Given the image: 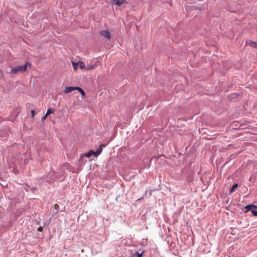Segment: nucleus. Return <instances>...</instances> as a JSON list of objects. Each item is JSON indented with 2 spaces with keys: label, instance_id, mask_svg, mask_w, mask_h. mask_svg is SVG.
<instances>
[{
  "label": "nucleus",
  "instance_id": "obj_1",
  "mask_svg": "<svg viewBox=\"0 0 257 257\" xmlns=\"http://www.w3.org/2000/svg\"><path fill=\"white\" fill-rule=\"evenodd\" d=\"M28 66H31V64L29 62H27L26 64L24 65L19 66H17V67L12 68L10 72V73L11 74H16L18 72H24L26 71L27 67Z\"/></svg>",
  "mask_w": 257,
  "mask_h": 257
},
{
  "label": "nucleus",
  "instance_id": "obj_2",
  "mask_svg": "<svg viewBox=\"0 0 257 257\" xmlns=\"http://www.w3.org/2000/svg\"><path fill=\"white\" fill-rule=\"evenodd\" d=\"M245 209L246 210L244 211L245 213L248 212V211H250L252 214L254 216H257V210H255V208H257V206L254 205L253 204H249L246 206Z\"/></svg>",
  "mask_w": 257,
  "mask_h": 257
},
{
  "label": "nucleus",
  "instance_id": "obj_3",
  "mask_svg": "<svg viewBox=\"0 0 257 257\" xmlns=\"http://www.w3.org/2000/svg\"><path fill=\"white\" fill-rule=\"evenodd\" d=\"M72 64L73 67V68L75 70H76L78 67H80L81 69H83L85 68V64L82 61H79L77 63L72 62Z\"/></svg>",
  "mask_w": 257,
  "mask_h": 257
},
{
  "label": "nucleus",
  "instance_id": "obj_4",
  "mask_svg": "<svg viewBox=\"0 0 257 257\" xmlns=\"http://www.w3.org/2000/svg\"><path fill=\"white\" fill-rule=\"evenodd\" d=\"M100 35L103 37L110 40L111 38L110 33L107 30H103L100 32Z\"/></svg>",
  "mask_w": 257,
  "mask_h": 257
},
{
  "label": "nucleus",
  "instance_id": "obj_5",
  "mask_svg": "<svg viewBox=\"0 0 257 257\" xmlns=\"http://www.w3.org/2000/svg\"><path fill=\"white\" fill-rule=\"evenodd\" d=\"M76 89H77V87L68 86L65 88L63 92L65 94H68L76 90Z\"/></svg>",
  "mask_w": 257,
  "mask_h": 257
},
{
  "label": "nucleus",
  "instance_id": "obj_6",
  "mask_svg": "<svg viewBox=\"0 0 257 257\" xmlns=\"http://www.w3.org/2000/svg\"><path fill=\"white\" fill-rule=\"evenodd\" d=\"M105 147V145H103V144L99 146V147L96 150V151L95 152H94L95 156L97 157L99 155H100L101 154V153L102 152L103 148H104Z\"/></svg>",
  "mask_w": 257,
  "mask_h": 257
},
{
  "label": "nucleus",
  "instance_id": "obj_7",
  "mask_svg": "<svg viewBox=\"0 0 257 257\" xmlns=\"http://www.w3.org/2000/svg\"><path fill=\"white\" fill-rule=\"evenodd\" d=\"M125 0H113L112 4L115 5L117 6H120L124 3H126Z\"/></svg>",
  "mask_w": 257,
  "mask_h": 257
},
{
  "label": "nucleus",
  "instance_id": "obj_8",
  "mask_svg": "<svg viewBox=\"0 0 257 257\" xmlns=\"http://www.w3.org/2000/svg\"><path fill=\"white\" fill-rule=\"evenodd\" d=\"M92 155L95 156V153L94 151L92 150H90L87 153L85 154V156L87 158H89Z\"/></svg>",
  "mask_w": 257,
  "mask_h": 257
},
{
  "label": "nucleus",
  "instance_id": "obj_9",
  "mask_svg": "<svg viewBox=\"0 0 257 257\" xmlns=\"http://www.w3.org/2000/svg\"><path fill=\"white\" fill-rule=\"evenodd\" d=\"M95 68V65H87L86 66V67H85V69H86L87 70H91V69H93Z\"/></svg>",
  "mask_w": 257,
  "mask_h": 257
},
{
  "label": "nucleus",
  "instance_id": "obj_10",
  "mask_svg": "<svg viewBox=\"0 0 257 257\" xmlns=\"http://www.w3.org/2000/svg\"><path fill=\"white\" fill-rule=\"evenodd\" d=\"M77 89H76V90H78L82 94V96H85V92L79 87H77Z\"/></svg>",
  "mask_w": 257,
  "mask_h": 257
},
{
  "label": "nucleus",
  "instance_id": "obj_11",
  "mask_svg": "<svg viewBox=\"0 0 257 257\" xmlns=\"http://www.w3.org/2000/svg\"><path fill=\"white\" fill-rule=\"evenodd\" d=\"M55 111L54 109L49 108L48 109L47 113H46V116H48L49 114L54 113Z\"/></svg>",
  "mask_w": 257,
  "mask_h": 257
},
{
  "label": "nucleus",
  "instance_id": "obj_12",
  "mask_svg": "<svg viewBox=\"0 0 257 257\" xmlns=\"http://www.w3.org/2000/svg\"><path fill=\"white\" fill-rule=\"evenodd\" d=\"M237 187H238V184H234V185H233V186L232 187V188H231V190H230V193L233 192L234 191V190L236 188H237Z\"/></svg>",
  "mask_w": 257,
  "mask_h": 257
},
{
  "label": "nucleus",
  "instance_id": "obj_13",
  "mask_svg": "<svg viewBox=\"0 0 257 257\" xmlns=\"http://www.w3.org/2000/svg\"><path fill=\"white\" fill-rule=\"evenodd\" d=\"M143 253V252H142L141 253L136 252L134 254V257H142V254Z\"/></svg>",
  "mask_w": 257,
  "mask_h": 257
},
{
  "label": "nucleus",
  "instance_id": "obj_14",
  "mask_svg": "<svg viewBox=\"0 0 257 257\" xmlns=\"http://www.w3.org/2000/svg\"><path fill=\"white\" fill-rule=\"evenodd\" d=\"M31 113H32V117H34V116L35 115L36 112L34 110H32Z\"/></svg>",
  "mask_w": 257,
  "mask_h": 257
},
{
  "label": "nucleus",
  "instance_id": "obj_15",
  "mask_svg": "<svg viewBox=\"0 0 257 257\" xmlns=\"http://www.w3.org/2000/svg\"><path fill=\"white\" fill-rule=\"evenodd\" d=\"M251 44L252 45V46L255 48H256L257 47V44L254 43V42H251Z\"/></svg>",
  "mask_w": 257,
  "mask_h": 257
},
{
  "label": "nucleus",
  "instance_id": "obj_16",
  "mask_svg": "<svg viewBox=\"0 0 257 257\" xmlns=\"http://www.w3.org/2000/svg\"><path fill=\"white\" fill-rule=\"evenodd\" d=\"M43 228L42 226H40L38 228V231H40V232H42L43 231Z\"/></svg>",
  "mask_w": 257,
  "mask_h": 257
},
{
  "label": "nucleus",
  "instance_id": "obj_17",
  "mask_svg": "<svg viewBox=\"0 0 257 257\" xmlns=\"http://www.w3.org/2000/svg\"><path fill=\"white\" fill-rule=\"evenodd\" d=\"M48 116H46V114H45L44 116H43L42 117V121H44L46 119V118H47Z\"/></svg>",
  "mask_w": 257,
  "mask_h": 257
}]
</instances>
